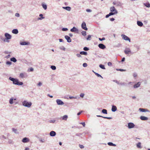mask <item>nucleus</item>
I'll list each match as a JSON object with an SVG mask.
<instances>
[{"label":"nucleus","mask_w":150,"mask_h":150,"mask_svg":"<svg viewBox=\"0 0 150 150\" xmlns=\"http://www.w3.org/2000/svg\"><path fill=\"white\" fill-rule=\"evenodd\" d=\"M9 79L13 81V84L18 85H22L23 84V83L22 82H19L18 80L16 79H14L13 78L10 77Z\"/></svg>","instance_id":"f257e3e1"},{"label":"nucleus","mask_w":150,"mask_h":150,"mask_svg":"<svg viewBox=\"0 0 150 150\" xmlns=\"http://www.w3.org/2000/svg\"><path fill=\"white\" fill-rule=\"evenodd\" d=\"M23 105L29 108L31 106L32 103L31 102H28L27 101H24L23 102Z\"/></svg>","instance_id":"f03ea898"},{"label":"nucleus","mask_w":150,"mask_h":150,"mask_svg":"<svg viewBox=\"0 0 150 150\" xmlns=\"http://www.w3.org/2000/svg\"><path fill=\"white\" fill-rule=\"evenodd\" d=\"M121 36L122 38L125 40L129 41V42H130V39L127 36L125 35H122Z\"/></svg>","instance_id":"7ed1b4c3"},{"label":"nucleus","mask_w":150,"mask_h":150,"mask_svg":"<svg viewBox=\"0 0 150 150\" xmlns=\"http://www.w3.org/2000/svg\"><path fill=\"white\" fill-rule=\"evenodd\" d=\"M110 11L111 12H112L115 13L117 14V10L114 6H112L110 8Z\"/></svg>","instance_id":"20e7f679"},{"label":"nucleus","mask_w":150,"mask_h":150,"mask_svg":"<svg viewBox=\"0 0 150 150\" xmlns=\"http://www.w3.org/2000/svg\"><path fill=\"white\" fill-rule=\"evenodd\" d=\"M82 28L85 30H87L88 29L86 27V25L85 23L83 22L82 23L81 25Z\"/></svg>","instance_id":"39448f33"},{"label":"nucleus","mask_w":150,"mask_h":150,"mask_svg":"<svg viewBox=\"0 0 150 150\" xmlns=\"http://www.w3.org/2000/svg\"><path fill=\"white\" fill-rule=\"evenodd\" d=\"M131 52L130 49L129 48H127L124 50V52L126 54H130Z\"/></svg>","instance_id":"423d86ee"},{"label":"nucleus","mask_w":150,"mask_h":150,"mask_svg":"<svg viewBox=\"0 0 150 150\" xmlns=\"http://www.w3.org/2000/svg\"><path fill=\"white\" fill-rule=\"evenodd\" d=\"M134 124L132 123H128V127L129 129L133 128L134 126Z\"/></svg>","instance_id":"0eeeda50"},{"label":"nucleus","mask_w":150,"mask_h":150,"mask_svg":"<svg viewBox=\"0 0 150 150\" xmlns=\"http://www.w3.org/2000/svg\"><path fill=\"white\" fill-rule=\"evenodd\" d=\"M99 47L102 49H104L106 47L105 46L102 44H100L98 45Z\"/></svg>","instance_id":"6e6552de"},{"label":"nucleus","mask_w":150,"mask_h":150,"mask_svg":"<svg viewBox=\"0 0 150 150\" xmlns=\"http://www.w3.org/2000/svg\"><path fill=\"white\" fill-rule=\"evenodd\" d=\"M5 35L7 39H10L11 38V36L8 33H6Z\"/></svg>","instance_id":"1a4fd4ad"},{"label":"nucleus","mask_w":150,"mask_h":150,"mask_svg":"<svg viewBox=\"0 0 150 150\" xmlns=\"http://www.w3.org/2000/svg\"><path fill=\"white\" fill-rule=\"evenodd\" d=\"M57 103L58 105H63L64 104V103L61 100H56Z\"/></svg>","instance_id":"9d476101"},{"label":"nucleus","mask_w":150,"mask_h":150,"mask_svg":"<svg viewBox=\"0 0 150 150\" xmlns=\"http://www.w3.org/2000/svg\"><path fill=\"white\" fill-rule=\"evenodd\" d=\"M65 39L67 40L68 42H71V40L69 37L67 35H66L65 36Z\"/></svg>","instance_id":"9b49d317"},{"label":"nucleus","mask_w":150,"mask_h":150,"mask_svg":"<svg viewBox=\"0 0 150 150\" xmlns=\"http://www.w3.org/2000/svg\"><path fill=\"white\" fill-rule=\"evenodd\" d=\"M140 119L142 120H148V118L144 116H141Z\"/></svg>","instance_id":"f8f14e48"},{"label":"nucleus","mask_w":150,"mask_h":150,"mask_svg":"<svg viewBox=\"0 0 150 150\" xmlns=\"http://www.w3.org/2000/svg\"><path fill=\"white\" fill-rule=\"evenodd\" d=\"M22 141L23 143H26L29 141V139L28 138L25 137L23 139Z\"/></svg>","instance_id":"ddd939ff"},{"label":"nucleus","mask_w":150,"mask_h":150,"mask_svg":"<svg viewBox=\"0 0 150 150\" xmlns=\"http://www.w3.org/2000/svg\"><path fill=\"white\" fill-rule=\"evenodd\" d=\"M56 132L54 131H52L50 133V135L52 137H54L56 135Z\"/></svg>","instance_id":"4468645a"},{"label":"nucleus","mask_w":150,"mask_h":150,"mask_svg":"<svg viewBox=\"0 0 150 150\" xmlns=\"http://www.w3.org/2000/svg\"><path fill=\"white\" fill-rule=\"evenodd\" d=\"M139 110L142 112H146L149 111L147 109H145L144 108H140L139 109Z\"/></svg>","instance_id":"2eb2a0df"},{"label":"nucleus","mask_w":150,"mask_h":150,"mask_svg":"<svg viewBox=\"0 0 150 150\" xmlns=\"http://www.w3.org/2000/svg\"><path fill=\"white\" fill-rule=\"evenodd\" d=\"M117 110L116 107L115 105H112V111L113 112Z\"/></svg>","instance_id":"dca6fc26"},{"label":"nucleus","mask_w":150,"mask_h":150,"mask_svg":"<svg viewBox=\"0 0 150 150\" xmlns=\"http://www.w3.org/2000/svg\"><path fill=\"white\" fill-rule=\"evenodd\" d=\"M140 85V82H138L137 84L134 86V87L135 88L138 87Z\"/></svg>","instance_id":"f3484780"},{"label":"nucleus","mask_w":150,"mask_h":150,"mask_svg":"<svg viewBox=\"0 0 150 150\" xmlns=\"http://www.w3.org/2000/svg\"><path fill=\"white\" fill-rule=\"evenodd\" d=\"M68 117V116L65 115L62 117V119L63 120H67Z\"/></svg>","instance_id":"a211bd4d"},{"label":"nucleus","mask_w":150,"mask_h":150,"mask_svg":"<svg viewBox=\"0 0 150 150\" xmlns=\"http://www.w3.org/2000/svg\"><path fill=\"white\" fill-rule=\"evenodd\" d=\"M12 33L14 34H17L18 33V31L16 29H14L12 30Z\"/></svg>","instance_id":"6ab92c4d"},{"label":"nucleus","mask_w":150,"mask_h":150,"mask_svg":"<svg viewBox=\"0 0 150 150\" xmlns=\"http://www.w3.org/2000/svg\"><path fill=\"white\" fill-rule=\"evenodd\" d=\"M63 8L67 11H70L71 9V8L69 6H67L65 7H63Z\"/></svg>","instance_id":"aec40b11"},{"label":"nucleus","mask_w":150,"mask_h":150,"mask_svg":"<svg viewBox=\"0 0 150 150\" xmlns=\"http://www.w3.org/2000/svg\"><path fill=\"white\" fill-rule=\"evenodd\" d=\"M19 77L21 78H23L25 77V74L23 73H21L20 74Z\"/></svg>","instance_id":"412c9836"},{"label":"nucleus","mask_w":150,"mask_h":150,"mask_svg":"<svg viewBox=\"0 0 150 150\" xmlns=\"http://www.w3.org/2000/svg\"><path fill=\"white\" fill-rule=\"evenodd\" d=\"M137 24L139 26H142L143 25L142 23L141 22L139 21H138L137 22Z\"/></svg>","instance_id":"4be33fe9"},{"label":"nucleus","mask_w":150,"mask_h":150,"mask_svg":"<svg viewBox=\"0 0 150 150\" xmlns=\"http://www.w3.org/2000/svg\"><path fill=\"white\" fill-rule=\"evenodd\" d=\"M97 116L98 117H102L104 118L107 119H111V118L110 117H103V116H100V115H97Z\"/></svg>","instance_id":"5701e85b"},{"label":"nucleus","mask_w":150,"mask_h":150,"mask_svg":"<svg viewBox=\"0 0 150 150\" xmlns=\"http://www.w3.org/2000/svg\"><path fill=\"white\" fill-rule=\"evenodd\" d=\"M80 54H83L85 55H87V53L86 52L82 51L81 52H80Z\"/></svg>","instance_id":"b1692460"},{"label":"nucleus","mask_w":150,"mask_h":150,"mask_svg":"<svg viewBox=\"0 0 150 150\" xmlns=\"http://www.w3.org/2000/svg\"><path fill=\"white\" fill-rule=\"evenodd\" d=\"M11 60L13 62H16V59L14 57H13L11 59Z\"/></svg>","instance_id":"393cba45"},{"label":"nucleus","mask_w":150,"mask_h":150,"mask_svg":"<svg viewBox=\"0 0 150 150\" xmlns=\"http://www.w3.org/2000/svg\"><path fill=\"white\" fill-rule=\"evenodd\" d=\"M137 146L138 148L140 149L141 148H142V147L141 146V143L140 142H139L137 144Z\"/></svg>","instance_id":"a878e982"},{"label":"nucleus","mask_w":150,"mask_h":150,"mask_svg":"<svg viewBox=\"0 0 150 150\" xmlns=\"http://www.w3.org/2000/svg\"><path fill=\"white\" fill-rule=\"evenodd\" d=\"M77 29L75 27H74L70 30L72 32H75L76 30Z\"/></svg>","instance_id":"bb28decb"},{"label":"nucleus","mask_w":150,"mask_h":150,"mask_svg":"<svg viewBox=\"0 0 150 150\" xmlns=\"http://www.w3.org/2000/svg\"><path fill=\"white\" fill-rule=\"evenodd\" d=\"M144 5L147 7H150V4L149 3L144 4Z\"/></svg>","instance_id":"cd10ccee"},{"label":"nucleus","mask_w":150,"mask_h":150,"mask_svg":"<svg viewBox=\"0 0 150 150\" xmlns=\"http://www.w3.org/2000/svg\"><path fill=\"white\" fill-rule=\"evenodd\" d=\"M108 144L109 145H110V146H116V145L115 144H113L112 143V142H109L108 143Z\"/></svg>","instance_id":"c85d7f7f"},{"label":"nucleus","mask_w":150,"mask_h":150,"mask_svg":"<svg viewBox=\"0 0 150 150\" xmlns=\"http://www.w3.org/2000/svg\"><path fill=\"white\" fill-rule=\"evenodd\" d=\"M102 112L104 114H107V110L105 109H103L102 110Z\"/></svg>","instance_id":"c756f323"},{"label":"nucleus","mask_w":150,"mask_h":150,"mask_svg":"<svg viewBox=\"0 0 150 150\" xmlns=\"http://www.w3.org/2000/svg\"><path fill=\"white\" fill-rule=\"evenodd\" d=\"M39 16L41 17L38 18V19L42 20L44 18V17H43V15L42 14H40L39 15Z\"/></svg>","instance_id":"7c9ffc66"},{"label":"nucleus","mask_w":150,"mask_h":150,"mask_svg":"<svg viewBox=\"0 0 150 150\" xmlns=\"http://www.w3.org/2000/svg\"><path fill=\"white\" fill-rule=\"evenodd\" d=\"M100 67L103 69H105L104 66L103 64H100L99 65Z\"/></svg>","instance_id":"2f4dec72"},{"label":"nucleus","mask_w":150,"mask_h":150,"mask_svg":"<svg viewBox=\"0 0 150 150\" xmlns=\"http://www.w3.org/2000/svg\"><path fill=\"white\" fill-rule=\"evenodd\" d=\"M51 68L53 70H55L56 69V67L55 66H51Z\"/></svg>","instance_id":"473e14b6"},{"label":"nucleus","mask_w":150,"mask_h":150,"mask_svg":"<svg viewBox=\"0 0 150 150\" xmlns=\"http://www.w3.org/2000/svg\"><path fill=\"white\" fill-rule=\"evenodd\" d=\"M81 33L83 35L85 36L86 35V32L85 31H83Z\"/></svg>","instance_id":"72a5a7b5"},{"label":"nucleus","mask_w":150,"mask_h":150,"mask_svg":"<svg viewBox=\"0 0 150 150\" xmlns=\"http://www.w3.org/2000/svg\"><path fill=\"white\" fill-rule=\"evenodd\" d=\"M13 98H11L9 101V103L10 104H12L13 103Z\"/></svg>","instance_id":"f704fd0d"},{"label":"nucleus","mask_w":150,"mask_h":150,"mask_svg":"<svg viewBox=\"0 0 150 150\" xmlns=\"http://www.w3.org/2000/svg\"><path fill=\"white\" fill-rule=\"evenodd\" d=\"M91 35H88V37L86 39L87 40H91Z\"/></svg>","instance_id":"c9c22d12"},{"label":"nucleus","mask_w":150,"mask_h":150,"mask_svg":"<svg viewBox=\"0 0 150 150\" xmlns=\"http://www.w3.org/2000/svg\"><path fill=\"white\" fill-rule=\"evenodd\" d=\"M21 45H27V43L25 42H21Z\"/></svg>","instance_id":"e433bc0d"},{"label":"nucleus","mask_w":150,"mask_h":150,"mask_svg":"<svg viewBox=\"0 0 150 150\" xmlns=\"http://www.w3.org/2000/svg\"><path fill=\"white\" fill-rule=\"evenodd\" d=\"M83 50L85 51H88L89 50V49L86 47H85L83 48Z\"/></svg>","instance_id":"4c0bfd02"},{"label":"nucleus","mask_w":150,"mask_h":150,"mask_svg":"<svg viewBox=\"0 0 150 150\" xmlns=\"http://www.w3.org/2000/svg\"><path fill=\"white\" fill-rule=\"evenodd\" d=\"M33 70V69L32 68H30L29 69H28V71L29 72L30 71H32Z\"/></svg>","instance_id":"58836bf2"},{"label":"nucleus","mask_w":150,"mask_h":150,"mask_svg":"<svg viewBox=\"0 0 150 150\" xmlns=\"http://www.w3.org/2000/svg\"><path fill=\"white\" fill-rule=\"evenodd\" d=\"M42 7L43 8L45 9H46L47 8V6L46 5L43 4L42 5Z\"/></svg>","instance_id":"ea45409f"},{"label":"nucleus","mask_w":150,"mask_h":150,"mask_svg":"<svg viewBox=\"0 0 150 150\" xmlns=\"http://www.w3.org/2000/svg\"><path fill=\"white\" fill-rule=\"evenodd\" d=\"M83 66L84 67H86L87 66V64L86 63H84L83 64Z\"/></svg>","instance_id":"a19ab883"},{"label":"nucleus","mask_w":150,"mask_h":150,"mask_svg":"<svg viewBox=\"0 0 150 150\" xmlns=\"http://www.w3.org/2000/svg\"><path fill=\"white\" fill-rule=\"evenodd\" d=\"M95 74L97 75L98 77H102V76L100 75V74H98V73H95V72H94Z\"/></svg>","instance_id":"79ce46f5"},{"label":"nucleus","mask_w":150,"mask_h":150,"mask_svg":"<svg viewBox=\"0 0 150 150\" xmlns=\"http://www.w3.org/2000/svg\"><path fill=\"white\" fill-rule=\"evenodd\" d=\"M117 70H118V71H126L125 70H124V69H117Z\"/></svg>","instance_id":"37998d69"},{"label":"nucleus","mask_w":150,"mask_h":150,"mask_svg":"<svg viewBox=\"0 0 150 150\" xmlns=\"http://www.w3.org/2000/svg\"><path fill=\"white\" fill-rule=\"evenodd\" d=\"M99 39L100 41H102L105 40V38H99Z\"/></svg>","instance_id":"c03bdc74"},{"label":"nucleus","mask_w":150,"mask_h":150,"mask_svg":"<svg viewBox=\"0 0 150 150\" xmlns=\"http://www.w3.org/2000/svg\"><path fill=\"white\" fill-rule=\"evenodd\" d=\"M11 62L9 61H8L6 62V63L7 64L11 65Z\"/></svg>","instance_id":"a18cd8bd"},{"label":"nucleus","mask_w":150,"mask_h":150,"mask_svg":"<svg viewBox=\"0 0 150 150\" xmlns=\"http://www.w3.org/2000/svg\"><path fill=\"white\" fill-rule=\"evenodd\" d=\"M79 146L81 149H83L84 148V146L82 145H79Z\"/></svg>","instance_id":"49530a36"},{"label":"nucleus","mask_w":150,"mask_h":150,"mask_svg":"<svg viewBox=\"0 0 150 150\" xmlns=\"http://www.w3.org/2000/svg\"><path fill=\"white\" fill-rule=\"evenodd\" d=\"M115 14V13H114L112 12H110V13H109V14L110 15V16H111V15H113Z\"/></svg>","instance_id":"de8ad7c7"},{"label":"nucleus","mask_w":150,"mask_h":150,"mask_svg":"<svg viewBox=\"0 0 150 150\" xmlns=\"http://www.w3.org/2000/svg\"><path fill=\"white\" fill-rule=\"evenodd\" d=\"M12 130H13V131L14 132H15V133H16V131H17L16 129L13 128Z\"/></svg>","instance_id":"09e8293b"},{"label":"nucleus","mask_w":150,"mask_h":150,"mask_svg":"<svg viewBox=\"0 0 150 150\" xmlns=\"http://www.w3.org/2000/svg\"><path fill=\"white\" fill-rule=\"evenodd\" d=\"M84 94L83 93H81L80 95V96L81 97L83 98L84 96Z\"/></svg>","instance_id":"8fccbe9b"},{"label":"nucleus","mask_w":150,"mask_h":150,"mask_svg":"<svg viewBox=\"0 0 150 150\" xmlns=\"http://www.w3.org/2000/svg\"><path fill=\"white\" fill-rule=\"evenodd\" d=\"M15 16L17 17H19L20 15L19 13H17L15 14Z\"/></svg>","instance_id":"3c124183"},{"label":"nucleus","mask_w":150,"mask_h":150,"mask_svg":"<svg viewBox=\"0 0 150 150\" xmlns=\"http://www.w3.org/2000/svg\"><path fill=\"white\" fill-rule=\"evenodd\" d=\"M80 124H82L84 127L85 126V122H81Z\"/></svg>","instance_id":"603ef678"},{"label":"nucleus","mask_w":150,"mask_h":150,"mask_svg":"<svg viewBox=\"0 0 150 150\" xmlns=\"http://www.w3.org/2000/svg\"><path fill=\"white\" fill-rule=\"evenodd\" d=\"M108 65L109 66H111L112 65V63L110 62H109L108 63Z\"/></svg>","instance_id":"864d4df0"},{"label":"nucleus","mask_w":150,"mask_h":150,"mask_svg":"<svg viewBox=\"0 0 150 150\" xmlns=\"http://www.w3.org/2000/svg\"><path fill=\"white\" fill-rule=\"evenodd\" d=\"M86 11L87 12H91V10L89 9H87L86 10Z\"/></svg>","instance_id":"5fc2aeb1"},{"label":"nucleus","mask_w":150,"mask_h":150,"mask_svg":"<svg viewBox=\"0 0 150 150\" xmlns=\"http://www.w3.org/2000/svg\"><path fill=\"white\" fill-rule=\"evenodd\" d=\"M42 85V83L41 82H39V83L38 84V85L40 86Z\"/></svg>","instance_id":"6e6d98bb"},{"label":"nucleus","mask_w":150,"mask_h":150,"mask_svg":"<svg viewBox=\"0 0 150 150\" xmlns=\"http://www.w3.org/2000/svg\"><path fill=\"white\" fill-rule=\"evenodd\" d=\"M77 56L78 57H80L81 56V55H80V54H77Z\"/></svg>","instance_id":"4d7b16f0"},{"label":"nucleus","mask_w":150,"mask_h":150,"mask_svg":"<svg viewBox=\"0 0 150 150\" xmlns=\"http://www.w3.org/2000/svg\"><path fill=\"white\" fill-rule=\"evenodd\" d=\"M137 76V74H136V73H134V74H133V76H134V77H136Z\"/></svg>","instance_id":"13d9d810"},{"label":"nucleus","mask_w":150,"mask_h":150,"mask_svg":"<svg viewBox=\"0 0 150 150\" xmlns=\"http://www.w3.org/2000/svg\"><path fill=\"white\" fill-rule=\"evenodd\" d=\"M115 19L113 18H110V20L111 21H113Z\"/></svg>","instance_id":"bf43d9fd"},{"label":"nucleus","mask_w":150,"mask_h":150,"mask_svg":"<svg viewBox=\"0 0 150 150\" xmlns=\"http://www.w3.org/2000/svg\"><path fill=\"white\" fill-rule=\"evenodd\" d=\"M62 30L63 31H66L67 30V29L66 28H63L62 29Z\"/></svg>","instance_id":"052dcab7"},{"label":"nucleus","mask_w":150,"mask_h":150,"mask_svg":"<svg viewBox=\"0 0 150 150\" xmlns=\"http://www.w3.org/2000/svg\"><path fill=\"white\" fill-rule=\"evenodd\" d=\"M47 96L51 98H52L53 97V96H50V94H48L47 95Z\"/></svg>","instance_id":"680f3d73"},{"label":"nucleus","mask_w":150,"mask_h":150,"mask_svg":"<svg viewBox=\"0 0 150 150\" xmlns=\"http://www.w3.org/2000/svg\"><path fill=\"white\" fill-rule=\"evenodd\" d=\"M69 98L70 99H72V98H75L74 97H71V96H70L69 97Z\"/></svg>","instance_id":"e2e57ef3"},{"label":"nucleus","mask_w":150,"mask_h":150,"mask_svg":"<svg viewBox=\"0 0 150 150\" xmlns=\"http://www.w3.org/2000/svg\"><path fill=\"white\" fill-rule=\"evenodd\" d=\"M109 16H110L109 14H107V15L106 16V18H108Z\"/></svg>","instance_id":"0e129e2a"},{"label":"nucleus","mask_w":150,"mask_h":150,"mask_svg":"<svg viewBox=\"0 0 150 150\" xmlns=\"http://www.w3.org/2000/svg\"><path fill=\"white\" fill-rule=\"evenodd\" d=\"M125 57H123L122 58V62H124V61L125 60Z\"/></svg>","instance_id":"69168bd1"},{"label":"nucleus","mask_w":150,"mask_h":150,"mask_svg":"<svg viewBox=\"0 0 150 150\" xmlns=\"http://www.w3.org/2000/svg\"><path fill=\"white\" fill-rule=\"evenodd\" d=\"M81 112H81H81H79V113H77V115H80V114L81 113Z\"/></svg>","instance_id":"338daca9"},{"label":"nucleus","mask_w":150,"mask_h":150,"mask_svg":"<svg viewBox=\"0 0 150 150\" xmlns=\"http://www.w3.org/2000/svg\"><path fill=\"white\" fill-rule=\"evenodd\" d=\"M59 42H62L63 41V40L62 39H59Z\"/></svg>","instance_id":"774afa93"}]
</instances>
